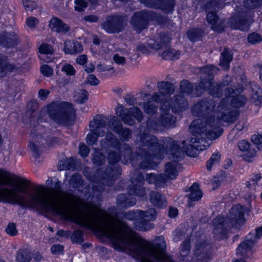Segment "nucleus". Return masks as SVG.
<instances>
[{
  "label": "nucleus",
  "instance_id": "obj_1",
  "mask_svg": "<svg viewBox=\"0 0 262 262\" xmlns=\"http://www.w3.org/2000/svg\"><path fill=\"white\" fill-rule=\"evenodd\" d=\"M9 173L0 169V185L6 180H13ZM62 183L58 181L54 188L48 190L49 196L43 195L42 186L27 190L23 188L15 189H0V202L18 204L23 208H29L44 212H52L63 219L88 228H97L102 234L111 239L108 234L116 232L122 224L117 219L100 220L97 217L98 209L93 204L84 202L81 199L63 191Z\"/></svg>",
  "mask_w": 262,
  "mask_h": 262
},
{
  "label": "nucleus",
  "instance_id": "obj_2",
  "mask_svg": "<svg viewBox=\"0 0 262 262\" xmlns=\"http://www.w3.org/2000/svg\"><path fill=\"white\" fill-rule=\"evenodd\" d=\"M201 120H194L190 125V132L192 137L188 141L182 143V147L179 141L169 137L164 138L162 142L164 145L159 143L157 138L150 135L145 131H141L137 137V140L141 147L137 151V161L139 162V167L142 169L149 168L152 166V160L156 158L161 159L164 155L169 159L176 158L181 160L185 154L190 157H196L200 151L206 149L210 145L207 140H214L217 138L215 132L210 133L205 131L202 126Z\"/></svg>",
  "mask_w": 262,
  "mask_h": 262
},
{
  "label": "nucleus",
  "instance_id": "obj_3",
  "mask_svg": "<svg viewBox=\"0 0 262 262\" xmlns=\"http://www.w3.org/2000/svg\"><path fill=\"white\" fill-rule=\"evenodd\" d=\"M108 234L116 246L128 250L131 255L141 262H175L166 253V243L163 237H160V242L154 245L138 236L123 222L116 232Z\"/></svg>",
  "mask_w": 262,
  "mask_h": 262
},
{
  "label": "nucleus",
  "instance_id": "obj_4",
  "mask_svg": "<svg viewBox=\"0 0 262 262\" xmlns=\"http://www.w3.org/2000/svg\"><path fill=\"white\" fill-rule=\"evenodd\" d=\"M100 145L105 149L114 148L118 150L120 154L110 150L108 153V161L110 165L107 167L103 173H101V170L97 171V174L100 177V178L99 182H96L93 185V188L94 189H97L99 191L103 190L105 185H113L121 174L120 168L114 166L115 164L121 159L120 154L123 158L122 162L123 164H127L132 160V150L129 145L127 144H122L112 133H106L105 138L100 141Z\"/></svg>",
  "mask_w": 262,
  "mask_h": 262
},
{
  "label": "nucleus",
  "instance_id": "obj_5",
  "mask_svg": "<svg viewBox=\"0 0 262 262\" xmlns=\"http://www.w3.org/2000/svg\"><path fill=\"white\" fill-rule=\"evenodd\" d=\"M229 99L225 97L221 99L220 103L216 107L215 118H213L212 123L209 124L208 127L210 133L215 132L217 138L222 134L223 129L220 127L222 122L232 123L238 118L239 111L237 109L229 107Z\"/></svg>",
  "mask_w": 262,
  "mask_h": 262
},
{
  "label": "nucleus",
  "instance_id": "obj_6",
  "mask_svg": "<svg viewBox=\"0 0 262 262\" xmlns=\"http://www.w3.org/2000/svg\"><path fill=\"white\" fill-rule=\"evenodd\" d=\"M47 112L55 122L62 125L69 124L76 118L75 110L72 105L67 102L51 103L48 106Z\"/></svg>",
  "mask_w": 262,
  "mask_h": 262
},
{
  "label": "nucleus",
  "instance_id": "obj_7",
  "mask_svg": "<svg viewBox=\"0 0 262 262\" xmlns=\"http://www.w3.org/2000/svg\"><path fill=\"white\" fill-rule=\"evenodd\" d=\"M215 106V101L212 99L207 98L203 99L194 104L192 108L193 115L201 117L196 120H201L202 121L201 124H203L202 126L206 132H209V130H210L208 126L212 123L213 118H215L216 114V109L214 111Z\"/></svg>",
  "mask_w": 262,
  "mask_h": 262
},
{
  "label": "nucleus",
  "instance_id": "obj_8",
  "mask_svg": "<svg viewBox=\"0 0 262 262\" xmlns=\"http://www.w3.org/2000/svg\"><path fill=\"white\" fill-rule=\"evenodd\" d=\"M226 0H210L204 7L206 12L207 13L206 19L207 22L211 25V29L217 32H221L224 30V21L219 19L218 15L214 11L222 9L225 6Z\"/></svg>",
  "mask_w": 262,
  "mask_h": 262
},
{
  "label": "nucleus",
  "instance_id": "obj_9",
  "mask_svg": "<svg viewBox=\"0 0 262 262\" xmlns=\"http://www.w3.org/2000/svg\"><path fill=\"white\" fill-rule=\"evenodd\" d=\"M231 83L230 78L227 76L221 83H214L213 79L199 81L195 85V93L197 96H200L204 92L207 91L209 94L214 97L220 98L222 96L223 88L228 85Z\"/></svg>",
  "mask_w": 262,
  "mask_h": 262
},
{
  "label": "nucleus",
  "instance_id": "obj_10",
  "mask_svg": "<svg viewBox=\"0 0 262 262\" xmlns=\"http://www.w3.org/2000/svg\"><path fill=\"white\" fill-rule=\"evenodd\" d=\"M106 118L102 115L97 114L90 123L91 133L87 135L86 142L90 145L97 143L98 137H103L105 134Z\"/></svg>",
  "mask_w": 262,
  "mask_h": 262
},
{
  "label": "nucleus",
  "instance_id": "obj_11",
  "mask_svg": "<svg viewBox=\"0 0 262 262\" xmlns=\"http://www.w3.org/2000/svg\"><path fill=\"white\" fill-rule=\"evenodd\" d=\"M116 113L124 124L130 126L134 124V119L140 122L144 117L143 113L138 107L134 106L129 108H125L123 106L119 104L116 108Z\"/></svg>",
  "mask_w": 262,
  "mask_h": 262
},
{
  "label": "nucleus",
  "instance_id": "obj_12",
  "mask_svg": "<svg viewBox=\"0 0 262 262\" xmlns=\"http://www.w3.org/2000/svg\"><path fill=\"white\" fill-rule=\"evenodd\" d=\"M127 22L126 15L116 14L106 17L101 26L107 33L115 34L122 32L126 26Z\"/></svg>",
  "mask_w": 262,
  "mask_h": 262
},
{
  "label": "nucleus",
  "instance_id": "obj_13",
  "mask_svg": "<svg viewBox=\"0 0 262 262\" xmlns=\"http://www.w3.org/2000/svg\"><path fill=\"white\" fill-rule=\"evenodd\" d=\"M158 215L157 210L153 208H149L146 211L140 210L139 219L134 222V227L138 230L146 231L152 229L154 225L150 221L156 220Z\"/></svg>",
  "mask_w": 262,
  "mask_h": 262
},
{
  "label": "nucleus",
  "instance_id": "obj_14",
  "mask_svg": "<svg viewBox=\"0 0 262 262\" xmlns=\"http://www.w3.org/2000/svg\"><path fill=\"white\" fill-rule=\"evenodd\" d=\"M157 88L158 92L154 93L151 95V99L156 103H163V104L161 106L162 110L164 106L166 109H167V100L174 92L173 86L169 82L161 81L158 83Z\"/></svg>",
  "mask_w": 262,
  "mask_h": 262
},
{
  "label": "nucleus",
  "instance_id": "obj_15",
  "mask_svg": "<svg viewBox=\"0 0 262 262\" xmlns=\"http://www.w3.org/2000/svg\"><path fill=\"white\" fill-rule=\"evenodd\" d=\"M262 237V226L255 229V233H250L237 248V254L244 257L251 254L252 249L255 244Z\"/></svg>",
  "mask_w": 262,
  "mask_h": 262
},
{
  "label": "nucleus",
  "instance_id": "obj_16",
  "mask_svg": "<svg viewBox=\"0 0 262 262\" xmlns=\"http://www.w3.org/2000/svg\"><path fill=\"white\" fill-rule=\"evenodd\" d=\"M151 15L150 12L145 10L136 12L132 16L130 20V25L139 33L147 28Z\"/></svg>",
  "mask_w": 262,
  "mask_h": 262
},
{
  "label": "nucleus",
  "instance_id": "obj_17",
  "mask_svg": "<svg viewBox=\"0 0 262 262\" xmlns=\"http://www.w3.org/2000/svg\"><path fill=\"white\" fill-rule=\"evenodd\" d=\"M231 224L227 217L218 216L213 221V233L214 237L217 240H221L226 237L228 229Z\"/></svg>",
  "mask_w": 262,
  "mask_h": 262
},
{
  "label": "nucleus",
  "instance_id": "obj_18",
  "mask_svg": "<svg viewBox=\"0 0 262 262\" xmlns=\"http://www.w3.org/2000/svg\"><path fill=\"white\" fill-rule=\"evenodd\" d=\"M241 90L235 87L227 88L225 90L226 97L229 99V105L234 109L239 108L244 106L247 101L245 96L239 95Z\"/></svg>",
  "mask_w": 262,
  "mask_h": 262
},
{
  "label": "nucleus",
  "instance_id": "obj_19",
  "mask_svg": "<svg viewBox=\"0 0 262 262\" xmlns=\"http://www.w3.org/2000/svg\"><path fill=\"white\" fill-rule=\"evenodd\" d=\"M237 12L231 18V27L242 31H247L249 27L248 20L250 17V12L248 10L240 11L237 10Z\"/></svg>",
  "mask_w": 262,
  "mask_h": 262
},
{
  "label": "nucleus",
  "instance_id": "obj_20",
  "mask_svg": "<svg viewBox=\"0 0 262 262\" xmlns=\"http://www.w3.org/2000/svg\"><path fill=\"white\" fill-rule=\"evenodd\" d=\"M171 40L169 35L164 32L157 34L154 38L147 41V46L150 49L158 51L166 48Z\"/></svg>",
  "mask_w": 262,
  "mask_h": 262
},
{
  "label": "nucleus",
  "instance_id": "obj_21",
  "mask_svg": "<svg viewBox=\"0 0 262 262\" xmlns=\"http://www.w3.org/2000/svg\"><path fill=\"white\" fill-rule=\"evenodd\" d=\"M245 207L241 205L233 206L230 209L227 218L228 219L231 226L237 227L245 223L244 219Z\"/></svg>",
  "mask_w": 262,
  "mask_h": 262
},
{
  "label": "nucleus",
  "instance_id": "obj_22",
  "mask_svg": "<svg viewBox=\"0 0 262 262\" xmlns=\"http://www.w3.org/2000/svg\"><path fill=\"white\" fill-rule=\"evenodd\" d=\"M147 7L159 8L164 12L171 13L175 5L174 0H141Z\"/></svg>",
  "mask_w": 262,
  "mask_h": 262
},
{
  "label": "nucleus",
  "instance_id": "obj_23",
  "mask_svg": "<svg viewBox=\"0 0 262 262\" xmlns=\"http://www.w3.org/2000/svg\"><path fill=\"white\" fill-rule=\"evenodd\" d=\"M173 162H167L164 167V173L161 174L162 180L166 183L169 181L176 179L178 175L181 165L174 158Z\"/></svg>",
  "mask_w": 262,
  "mask_h": 262
},
{
  "label": "nucleus",
  "instance_id": "obj_24",
  "mask_svg": "<svg viewBox=\"0 0 262 262\" xmlns=\"http://www.w3.org/2000/svg\"><path fill=\"white\" fill-rule=\"evenodd\" d=\"M20 42L17 35L14 32H3L0 33V45L8 48H14Z\"/></svg>",
  "mask_w": 262,
  "mask_h": 262
},
{
  "label": "nucleus",
  "instance_id": "obj_25",
  "mask_svg": "<svg viewBox=\"0 0 262 262\" xmlns=\"http://www.w3.org/2000/svg\"><path fill=\"white\" fill-rule=\"evenodd\" d=\"M212 250L211 244L204 242H200L196 245L194 254L199 259L205 260L210 258Z\"/></svg>",
  "mask_w": 262,
  "mask_h": 262
},
{
  "label": "nucleus",
  "instance_id": "obj_26",
  "mask_svg": "<svg viewBox=\"0 0 262 262\" xmlns=\"http://www.w3.org/2000/svg\"><path fill=\"white\" fill-rule=\"evenodd\" d=\"M168 109L171 108L174 113H179L185 110L188 107V102L184 96H174L170 103H168Z\"/></svg>",
  "mask_w": 262,
  "mask_h": 262
},
{
  "label": "nucleus",
  "instance_id": "obj_27",
  "mask_svg": "<svg viewBox=\"0 0 262 262\" xmlns=\"http://www.w3.org/2000/svg\"><path fill=\"white\" fill-rule=\"evenodd\" d=\"M49 26L52 30L62 34H66L70 31L69 26L56 17L50 20Z\"/></svg>",
  "mask_w": 262,
  "mask_h": 262
},
{
  "label": "nucleus",
  "instance_id": "obj_28",
  "mask_svg": "<svg viewBox=\"0 0 262 262\" xmlns=\"http://www.w3.org/2000/svg\"><path fill=\"white\" fill-rule=\"evenodd\" d=\"M136 203V200L129 194L124 193L118 195L116 199L117 206L121 209H125L134 206Z\"/></svg>",
  "mask_w": 262,
  "mask_h": 262
},
{
  "label": "nucleus",
  "instance_id": "obj_29",
  "mask_svg": "<svg viewBox=\"0 0 262 262\" xmlns=\"http://www.w3.org/2000/svg\"><path fill=\"white\" fill-rule=\"evenodd\" d=\"M32 141L30 142L29 147L33 152V156L35 158H37L41 154L42 145L45 139L40 136L36 137L32 136Z\"/></svg>",
  "mask_w": 262,
  "mask_h": 262
},
{
  "label": "nucleus",
  "instance_id": "obj_30",
  "mask_svg": "<svg viewBox=\"0 0 262 262\" xmlns=\"http://www.w3.org/2000/svg\"><path fill=\"white\" fill-rule=\"evenodd\" d=\"M201 73V80L200 81L209 80L211 78L213 80V76L219 71V69L213 65H208L201 67L199 69Z\"/></svg>",
  "mask_w": 262,
  "mask_h": 262
},
{
  "label": "nucleus",
  "instance_id": "obj_31",
  "mask_svg": "<svg viewBox=\"0 0 262 262\" xmlns=\"http://www.w3.org/2000/svg\"><path fill=\"white\" fill-rule=\"evenodd\" d=\"M250 143L246 140H242L238 143L239 149L244 152L242 157L247 161H250L251 159L256 155V150L254 149H250Z\"/></svg>",
  "mask_w": 262,
  "mask_h": 262
},
{
  "label": "nucleus",
  "instance_id": "obj_32",
  "mask_svg": "<svg viewBox=\"0 0 262 262\" xmlns=\"http://www.w3.org/2000/svg\"><path fill=\"white\" fill-rule=\"evenodd\" d=\"M39 58L46 62H50L53 58L51 57L53 54V49L52 46L47 43L41 45L39 48Z\"/></svg>",
  "mask_w": 262,
  "mask_h": 262
},
{
  "label": "nucleus",
  "instance_id": "obj_33",
  "mask_svg": "<svg viewBox=\"0 0 262 262\" xmlns=\"http://www.w3.org/2000/svg\"><path fill=\"white\" fill-rule=\"evenodd\" d=\"M16 69L14 64L8 61L6 56L0 55V77L5 76L8 73L12 72Z\"/></svg>",
  "mask_w": 262,
  "mask_h": 262
},
{
  "label": "nucleus",
  "instance_id": "obj_34",
  "mask_svg": "<svg viewBox=\"0 0 262 262\" xmlns=\"http://www.w3.org/2000/svg\"><path fill=\"white\" fill-rule=\"evenodd\" d=\"M159 121L161 126L165 128H169L174 126L176 121V118L172 115L167 113V111L163 112L159 118Z\"/></svg>",
  "mask_w": 262,
  "mask_h": 262
},
{
  "label": "nucleus",
  "instance_id": "obj_35",
  "mask_svg": "<svg viewBox=\"0 0 262 262\" xmlns=\"http://www.w3.org/2000/svg\"><path fill=\"white\" fill-rule=\"evenodd\" d=\"M64 51L69 54L80 53L83 51V47L78 41H67L64 43Z\"/></svg>",
  "mask_w": 262,
  "mask_h": 262
},
{
  "label": "nucleus",
  "instance_id": "obj_36",
  "mask_svg": "<svg viewBox=\"0 0 262 262\" xmlns=\"http://www.w3.org/2000/svg\"><path fill=\"white\" fill-rule=\"evenodd\" d=\"M233 59L231 51L227 48H224L221 54L219 65L226 70L230 68V63Z\"/></svg>",
  "mask_w": 262,
  "mask_h": 262
},
{
  "label": "nucleus",
  "instance_id": "obj_37",
  "mask_svg": "<svg viewBox=\"0 0 262 262\" xmlns=\"http://www.w3.org/2000/svg\"><path fill=\"white\" fill-rule=\"evenodd\" d=\"M150 202L154 206L158 208H162L167 205L165 196L156 191H152L150 193Z\"/></svg>",
  "mask_w": 262,
  "mask_h": 262
},
{
  "label": "nucleus",
  "instance_id": "obj_38",
  "mask_svg": "<svg viewBox=\"0 0 262 262\" xmlns=\"http://www.w3.org/2000/svg\"><path fill=\"white\" fill-rule=\"evenodd\" d=\"M261 179V175L260 173H253L251 175L249 181L246 182V187L251 191L249 196L253 195L254 191L256 189V186L258 185Z\"/></svg>",
  "mask_w": 262,
  "mask_h": 262
},
{
  "label": "nucleus",
  "instance_id": "obj_39",
  "mask_svg": "<svg viewBox=\"0 0 262 262\" xmlns=\"http://www.w3.org/2000/svg\"><path fill=\"white\" fill-rule=\"evenodd\" d=\"M190 193L187 195L188 198L191 201H198L200 200L203 196V192L200 188L198 184L193 183L189 189Z\"/></svg>",
  "mask_w": 262,
  "mask_h": 262
},
{
  "label": "nucleus",
  "instance_id": "obj_40",
  "mask_svg": "<svg viewBox=\"0 0 262 262\" xmlns=\"http://www.w3.org/2000/svg\"><path fill=\"white\" fill-rule=\"evenodd\" d=\"M128 192L129 195L138 197H143L146 194L145 188L141 185L132 184L128 187Z\"/></svg>",
  "mask_w": 262,
  "mask_h": 262
},
{
  "label": "nucleus",
  "instance_id": "obj_41",
  "mask_svg": "<svg viewBox=\"0 0 262 262\" xmlns=\"http://www.w3.org/2000/svg\"><path fill=\"white\" fill-rule=\"evenodd\" d=\"M139 105L142 106L145 113L151 116L155 115L158 112V106L151 101L142 102Z\"/></svg>",
  "mask_w": 262,
  "mask_h": 262
},
{
  "label": "nucleus",
  "instance_id": "obj_42",
  "mask_svg": "<svg viewBox=\"0 0 262 262\" xmlns=\"http://www.w3.org/2000/svg\"><path fill=\"white\" fill-rule=\"evenodd\" d=\"M76 160L73 157L61 161L58 165V169L63 170H74L76 168Z\"/></svg>",
  "mask_w": 262,
  "mask_h": 262
},
{
  "label": "nucleus",
  "instance_id": "obj_43",
  "mask_svg": "<svg viewBox=\"0 0 262 262\" xmlns=\"http://www.w3.org/2000/svg\"><path fill=\"white\" fill-rule=\"evenodd\" d=\"M146 181L149 184H154L157 187H161L165 184L162 180L161 174H156L154 173L146 174Z\"/></svg>",
  "mask_w": 262,
  "mask_h": 262
},
{
  "label": "nucleus",
  "instance_id": "obj_44",
  "mask_svg": "<svg viewBox=\"0 0 262 262\" xmlns=\"http://www.w3.org/2000/svg\"><path fill=\"white\" fill-rule=\"evenodd\" d=\"M204 32L201 29L194 28L189 30L187 33L188 38L193 42L201 39Z\"/></svg>",
  "mask_w": 262,
  "mask_h": 262
},
{
  "label": "nucleus",
  "instance_id": "obj_45",
  "mask_svg": "<svg viewBox=\"0 0 262 262\" xmlns=\"http://www.w3.org/2000/svg\"><path fill=\"white\" fill-rule=\"evenodd\" d=\"M146 127L149 130L159 131L161 127L159 119L153 116L149 117L146 121Z\"/></svg>",
  "mask_w": 262,
  "mask_h": 262
},
{
  "label": "nucleus",
  "instance_id": "obj_46",
  "mask_svg": "<svg viewBox=\"0 0 262 262\" xmlns=\"http://www.w3.org/2000/svg\"><path fill=\"white\" fill-rule=\"evenodd\" d=\"M84 180L82 176L78 173L72 175L69 181L70 185L74 188H78L83 185Z\"/></svg>",
  "mask_w": 262,
  "mask_h": 262
},
{
  "label": "nucleus",
  "instance_id": "obj_47",
  "mask_svg": "<svg viewBox=\"0 0 262 262\" xmlns=\"http://www.w3.org/2000/svg\"><path fill=\"white\" fill-rule=\"evenodd\" d=\"M31 259L30 253L26 249H20L16 253L17 262H29Z\"/></svg>",
  "mask_w": 262,
  "mask_h": 262
},
{
  "label": "nucleus",
  "instance_id": "obj_48",
  "mask_svg": "<svg viewBox=\"0 0 262 262\" xmlns=\"http://www.w3.org/2000/svg\"><path fill=\"white\" fill-rule=\"evenodd\" d=\"M180 94L182 96L185 95H189L192 94L193 91V86L188 81L186 80H182L180 83Z\"/></svg>",
  "mask_w": 262,
  "mask_h": 262
},
{
  "label": "nucleus",
  "instance_id": "obj_49",
  "mask_svg": "<svg viewBox=\"0 0 262 262\" xmlns=\"http://www.w3.org/2000/svg\"><path fill=\"white\" fill-rule=\"evenodd\" d=\"M180 55V51L171 49L166 50L161 54L162 58L165 60H174L178 59Z\"/></svg>",
  "mask_w": 262,
  "mask_h": 262
},
{
  "label": "nucleus",
  "instance_id": "obj_50",
  "mask_svg": "<svg viewBox=\"0 0 262 262\" xmlns=\"http://www.w3.org/2000/svg\"><path fill=\"white\" fill-rule=\"evenodd\" d=\"M95 152L92 158L94 164L97 166L102 165L105 162V156L100 150L95 148Z\"/></svg>",
  "mask_w": 262,
  "mask_h": 262
},
{
  "label": "nucleus",
  "instance_id": "obj_51",
  "mask_svg": "<svg viewBox=\"0 0 262 262\" xmlns=\"http://www.w3.org/2000/svg\"><path fill=\"white\" fill-rule=\"evenodd\" d=\"M221 159V155L219 152H216L213 154L209 160L207 162V169L209 170H210L212 166L219 163Z\"/></svg>",
  "mask_w": 262,
  "mask_h": 262
},
{
  "label": "nucleus",
  "instance_id": "obj_52",
  "mask_svg": "<svg viewBox=\"0 0 262 262\" xmlns=\"http://www.w3.org/2000/svg\"><path fill=\"white\" fill-rule=\"evenodd\" d=\"M110 128L116 133H119L122 127V124L120 120L116 117L112 118L109 122Z\"/></svg>",
  "mask_w": 262,
  "mask_h": 262
},
{
  "label": "nucleus",
  "instance_id": "obj_53",
  "mask_svg": "<svg viewBox=\"0 0 262 262\" xmlns=\"http://www.w3.org/2000/svg\"><path fill=\"white\" fill-rule=\"evenodd\" d=\"M89 93L84 89L80 90L75 96V101L78 103H84L88 99Z\"/></svg>",
  "mask_w": 262,
  "mask_h": 262
},
{
  "label": "nucleus",
  "instance_id": "obj_54",
  "mask_svg": "<svg viewBox=\"0 0 262 262\" xmlns=\"http://www.w3.org/2000/svg\"><path fill=\"white\" fill-rule=\"evenodd\" d=\"M190 250V241L188 239L185 240L181 245L180 254L181 256L185 257L187 256Z\"/></svg>",
  "mask_w": 262,
  "mask_h": 262
},
{
  "label": "nucleus",
  "instance_id": "obj_55",
  "mask_svg": "<svg viewBox=\"0 0 262 262\" xmlns=\"http://www.w3.org/2000/svg\"><path fill=\"white\" fill-rule=\"evenodd\" d=\"M71 239L74 243L81 244L83 243V238L82 231L80 230H75L71 236Z\"/></svg>",
  "mask_w": 262,
  "mask_h": 262
},
{
  "label": "nucleus",
  "instance_id": "obj_56",
  "mask_svg": "<svg viewBox=\"0 0 262 262\" xmlns=\"http://www.w3.org/2000/svg\"><path fill=\"white\" fill-rule=\"evenodd\" d=\"M120 136L121 140L124 141H128L132 138V132L128 128H121L119 133H117Z\"/></svg>",
  "mask_w": 262,
  "mask_h": 262
},
{
  "label": "nucleus",
  "instance_id": "obj_57",
  "mask_svg": "<svg viewBox=\"0 0 262 262\" xmlns=\"http://www.w3.org/2000/svg\"><path fill=\"white\" fill-rule=\"evenodd\" d=\"M139 212L140 210H130L124 213V217L128 220H135L139 219Z\"/></svg>",
  "mask_w": 262,
  "mask_h": 262
},
{
  "label": "nucleus",
  "instance_id": "obj_58",
  "mask_svg": "<svg viewBox=\"0 0 262 262\" xmlns=\"http://www.w3.org/2000/svg\"><path fill=\"white\" fill-rule=\"evenodd\" d=\"M248 40L252 44H255L261 41L262 37L258 33L254 32L248 35Z\"/></svg>",
  "mask_w": 262,
  "mask_h": 262
},
{
  "label": "nucleus",
  "instance_id": "obj_59",
  "mask_svg": "<svg viewBox=\"0 0 262 262\" xmlns=\"http://www.w3.org/2000/svg\"><path fill=\"white\" fill-rule=\"evenodd\" d=\"M136 177L131 178V182L133 184L141 185L143 184L144 182V177L141 173L138 171H137L135 173Z\"/></svg>",
  "mask_w": 262,
  "mask_h": 262
},
{
  "label": "nucleus",
  "instance_id": "obj_60",
  "mask_svg": "<svg viewBox=\"0 0 262 262\" xmlns=\"http://www.w3.org/2000/svg\"><path fill=\"white\" fill-rule=\"evenodd\" d=\"M61 71L66 73L67 75L73 76L75 74V70L72 65L69 63H65L63 65Z\"/></svg>",
  "mask_w": 262,
  "mask_h": 262
},
{
  "label": "nucleus",
  "instance_id": "obj_61",
  "mask_svg": "<svg viewBox=\"0 0 262 262\" xmlns=\"http://www.w3.org/2000/svg\"><path fill=\"white\" fill-rule=\"evenodd\" d=\"M75 10L79 12H82L88 6L87 2L84 0L75 1Z\"/></svg>",
  "mask_w": 262,
  "mask_h": 262
},
{
  "label": "nucleus",
  "instance_id": "obj_62",
  "mask_svg": "<svg viewBox=\"0 0 262 262\" xmlns=\"http://www.w3.org/2000/svg\"><path fill=\"white\" fill-rule=\"evenodd\" d=\"M262 4V0H245V5L246 7L254 9L258 7Z\"/></svg>",
  "mask_w": 262,
  "mask_h": 262
},
{
  "label": "nucleus",
  "instance_id": "obj_63",
  "mask_svg": "<svg viewBox=\"0 0 262 262\" xmlns=\"http://www.w3.org/2000/svg\"><path fill=\"white\" fill-rule=\"evenodd\" d=\"M23 5L27 11H32L36 8L37 5L35 1L32 0H24Z\"/></svg>",
  "mask_w": 262,
  "mask_h": 262
},
{
  "label": "nucleus",
  "instance_id": "obj_64",
  "mask_svg": "<svg viewBox=\"0 0 262 262\" xmlns=\"http://www.w3.org/2000/svg\"><path fill=\"white\" fill-rule=\"evenodd\" d=\"M251 139L253 143L256 145L258 149H262V135H254L252 136Z\"/></svg>",
  "mask_w": 262,
  "mask_h": 262
}]
</instances>
